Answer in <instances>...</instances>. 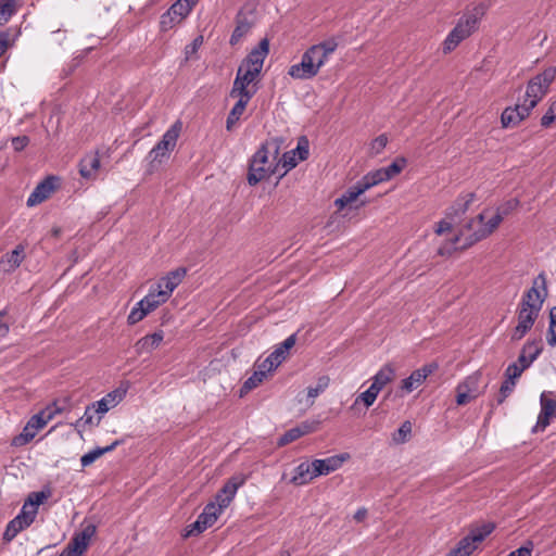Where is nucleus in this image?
I'll return each mask as SVG.
<instances>
[{"label": "nucleus", "instance_id": "1", "mask_svg": "<svg viewBox=\"0 0 556 556\" xmlns=\"http://www.w3.org/2000/svg\"><path fill=\"white\" fill-rule=\"evenodd\" d=\"M506 213V210L501 211L500 208L495 213L484 210L478 216L468 220L458 233L452 237L450 242L442 244L438 253L442 256H448L456 250H465L485 239L500 226Z\"/></svg>", "mask_w": 556, "mask_h": 556}, {"label": "nucleus", "instance_id": "2", "mask_svg": "<svg viewBox=\"0 0 556 556\" xmlns=\"http://www.w3.org/2000/svg\"><path fill=\"white\" fill-rule=\"evenodd\" d=\"M268 52L269 41L267 38H264L250 51L240 64L230 94L242 96L244 93L253 98L257 89L251 85L258 78Z\"/></svg>", "mask_w": 556, "mask_h": 556}, {"label": "nucleus", "instance_id": "3", "mask_svg": "<svg viewBox=\"0 0 556 556\" xmlns=\"http://www.w3.org/2000/svg\"><path fill=\"white\" fill-rule=\"evenodd\" d=\"M282 139L276 137L266 140L252 155L249 163L248 182L255 186L264 179L280 173V154Z\"/></svg>", "mask_w": 556, "mask_h": 556}, {"label": "nucleus", "instance_id": "4", "mask_svg": "<svg viewBox=\"0 0 556 556\" xmlns=\"http://www.w3.org/2000/svg\"><path fill=\"white\" fill-rule=\"evenodd\" d=\"M338 48L336 39L320 41L307 48L301 61L288 68V75L296 80H309L318 75Z\"/></svg>", "mask_w": 556, "mask_h": 556}, {"label": "nucleus", "instance_id": "5", "mask_svg": "<svg viewBox=\"0 0 556 556\" xmlns=\"http://www.w3.org/2000/svg\"><path fill=\"white\" fill-rule=\"evenodd\" d=\"M127 388L118 387L111 392L106 393L99 401L89 404L85 408V413L81 418L76 422V426H98L104 415L116 407L126 396Z\"/></svg>", "mask_w": 556, "mask_h": 556}, {"label": "nucleus", "instance_id": "6", "mask_svg": "<svg viewBox=\"0 0 556 556\" xmlns=\"http://www.w3.org/2000/svg\"><path fill=\"white\" fill-rule=\"evenodd\" d=\"M59 413H61V409L54 403L33 415L24 426L22 432L12 439L11 444L15 447L28 444Z\"/></svg>", "mask_w": 556, "mask_h": 556}, {"label": "nucleus", "instance_id": "7", "mask_svg": "<svg viewBox=\"0 0 556 556\" xmlns=\"http://www.w3.org/2000/svg\"><path fill=\"white\" fill-rule=\"evenodd\" d=\"M556 77V67H547L534 76L527 86L523 103L533 110L541 99L547 93L551 84Z\"/></svg>", "mask_w": 556, "mask_h": 556}, {"label": "nucleus", "instance_id": "8", "mask_svg": "<svg viewBox=\"0 0 556 556\" xmlns=\"http://www.w3.org/2000/svg\"><path fill=\"white\" fill-rule=\"evenodd\" d=\"M494 529L495 526L492 522L472 527L469 533L445 556H470Z\"/></svg>", "mask_w": 556, "mask_h": 556}, {"label": "nucleus", "instance_id": "9", "mask_svg": "<svg viewBox=\"0 0 556 556\" xmlns=\"http://www.w3.org/2000/svg\"><path fill=\"white\" fill-rule=\"evenodd\" d=\"M181 130L180 122L173 124L162 136L161 140L151 149L148 159L151 164L162 163L168 159L169 153L175 149Z\"/></svg>", "mask_w": 556, "mask_h": 556}, {"label": "nucleus", "instance_id": "10", "mask_svg": "<svg viewBox=\"0 0 556 556\" xmlns=\"http://www.w3.org/2000/svg\"><path fill=\"white\" fill-rule=\"evenodd\" d=\"M199 0H177L161 15L160 30L166 33L179 25L192 11Z\"/></svg>", "mask_w": 556, "mask_h": 556}, {"label": "nucleus", "instance_id": "11", "mask_svg": "<svg viewBox=\"0 0 556 556\" xmlns=\"http://www.w3.org/2000/svg\"><path fill=\"white\" fill-rule=\"evenodd\" d=\"M547 296V286L545 275L539 274L532 282V287L527 290L521 299L519 307L531 309L539 313L542 309L543 303Z\"/></svg>", "mask_w": 556, "mask_h": 556}, {"label": "nucleus", "instance_id": "12", "mask_svg": "<svg viewBox=\"0 0 556 556\" xmlns=\"http://www.w3.org/2000/svg\"><path fill=\"white\" fill-rule=\"evenodd\" d=\"M96 532L97 527L94 523L84 522L81 529L73 535L62 554L64 556H83Z\"/></svg>", "mask_w": 556, "mask_h": 556}, {"label": "nucleus", "instance_id": "13", "mask_svg": "<svg viewBox=\"0 0 556 556\" xmlns=\"http://www.w3.org/2000/svg\"><path fill=\"white\" fill-rule=\"evenodd\" d=\"M224 509L225 508L219 507L215 502L208 503L198 519L191 525L188 534H192L193 532L201 533L208 527H212Z\"/></svg>", "mask_w": 556, "mask_h": 556}, {"label": "nucleus", "instance_id": "14", "mask_svg": "<svg viewBox=\"0 0 556 556\" xmlns=\"http://www.w3.org/2000/svg\"><path fill=\"white\" fill-rule=\"evenodd\" d=\"M350 459L349 453H341L337 455H332L330 457L324 458V459H314L313 460V473L314 476H327L339 468L342 467V465Z\"/></svg>", "mask_w": 556, "mask_h": 556}, {"label": "nucleus", "instance_id": "15", "mask_svg": "<svg viewBox=\"0 0 556 556\" xmlns=\"http://www.w3.org/2000/svg\"><path fill=\"white\" fill-rule=\"evenodd\" d=\"M34 510L26 511L21 509L17 516H15L7 526L3 533V540L11 542L21 531L28 528L35 521Z\"/></svg>", "mask_w": 556, "mask_h": 556}, {"label": "nucleus", "instance_id": "16", "mask_svg": "<svg viewBox=\"0 0 556 556\" xmlns=\"http://www.w3.org/2000/svg\"><path fill=\"white\" fill-rule=\"evenodd\" d=\"M437 368L438 365L431 363L414 370L407 378L402 380L401 389L406 393L413 392L420 387Z\"/></svg>", "mask_w": 556, "mask_h": 556}, {"label": "nucleus", "instance_id": "17", "mask_svg": "<svg viewBox=\"0 0 556 556\" xmlns=\"http://www.w3.org/2000/svg\"><path fill=\"white\" fill-rule=\"evenodd\" d=\"M538 317L539 313L519 307L517 314L518 323L511 333V340H521L527 334V332L531 330Z\"/></svg>", "mask_w": 556, "mask_h": 556}, {"label": "nucleus", "instance_id": "18", "mask_svg": "<svg viewBox=\"0 0 556 556\" xmlns=\"http://www.w3.org/2000/svg\"><path fill=\"white\" fill-rule=\"evenodd\" d=\"M245 479L241 476L230 478L215 496V503L222 508H227L235 498L238 489L243 485Z\"/></svg>", "mask_w": 556, "mask_h": 556}, {"label": "nucleus", "instance_id": "19", "mask_svg": "<svg viewBox=\"0 0 556 556\" xmlns=\"http://www.w3.org/2000/svg\"><path fill=\"white\" fill-rule=\"evenodd\" d=\"M532 110L523 102L514 108H506L501 115V123L504 128L517 126L521 121L529 116Z\"/></svg>", "mask_w": 556, "mask_h": 556}, {"label": "nucleus", "instance_id": "20", "mask_svg": "<svg viewBox=\"0 0 556 556\" xmlns=\"http://www.w3.org/2000/svg\"><path fill=\"white\" fill-rule=\"evenodd\" d=\"M185 268H178L176 270L169 271L166 276L162 277L155 287L162 291L163 295L167 299L170 298L174 290L180 285L184 277L186 276Z\"/></svg>", "mask_w": 556, "mask_h": 556}, {"label": "nucleus", "instance_id": "21", "mask_svg": "<svg viewBox=\"0 0 556 556\" xmlns=\"http://www.w3.org/2000/svg\"><path fill=\"white\" fill-rule=\"evenodd\" d=\"M55 178L47 177L39 182L27 199L28 206H35L47 200L55 188Z\"/></svg>", "mask_w": 556, "mask_h": 556}, {"label": "nucleus", "instance_id": "22", "mask_svg": "<svg viewBox=\"0 0 556 556\" xmlns=\"http://www.w3.org/2000/svg\"><path fill=\"white\" fill-rule=\"evenodd\" d=\"M164 340V331L157 330L151 334H147L140 338L135 343V350L138 355L151 354L157 349Z\"/></svg>", "mask_w": 556, "mask_h": 556}, {"label": "nucleus", "instance_id": "23", "mask_svg": "<svg viewBox=\"0 0 556 556\" xmlns=\"http://www.w3.org/2000/svg\"><path fill=\"white\" fill-rule=\"evenodd\" d=\"M230 97L236 98L237 102L230 110V112L227 116V119H226V129L228 131H231L236 127V125L240 121L242 114L244 113L248 103L252 99V97H249L244 93L242 96L241 94H230Z\"/></svg>", "mask_w": 556, "mask_h": 556}, {"label": "nucleus", "instance_id": "24", "mask_svg": "<svg viewBox=\"0 0 556 556\" xmlns=\"http://www.w3.org/2000/svg\"><path fill=\"white\" fill-rule=\"evenodd\" d=\"M476 195L475 193H464L460 194L454 203L446 210V217L452 219L453 222H457L466 212L469 210L472 204Z\"/></svg>", "mask_w": 556, "mask_h": 556}, {"label": "nucleus", "instance_id": "25", "mask_svg": "<svg viewBox=\"0 0 556 556\" xmlns=\"http://www.w3.org/2000/svg\"><path fill=\"white\" fill-rule=\"evenodd\" d=\"M543 350V346L540 341L533 340L528 341L521 349L517 363L521 366H526V369L529 368L533 362L539 357Z\"/></svg>", "mask_w": 556, "mask_h": 556}, {"label": "nucleus", "instance_id": "26", "mask_svg": "<svg viewBox=\"0 0 556 556\" xmlns=\"http://www.w3.org/2000/svg\"><path fill=\"white\" fill-rule=\"evenodd\" d=\"M100 164L98 152L89 153L85 155L79 163V174L86 179H92L100 169Z\"/></svg>", "mask_w": 556, "mask_h": 556}, {"label": "nucleus", "instance_id": "27", "mask_svg": "<svg viewBox=\"0 0 556 556\" xmlns=\"http://www.w3.org/2000/svg\"><path fill=\"white\" fill-rule=\"evenodd\" d=\"M314 469L313 462H303L299 464L293 471V476L290 479V483L300 486L309 483L313 479L316 478L312 472Z\"/></svg>", "mask_w": 556, "mask_h": 556}, {"label": "nucleus", "instance_id": "28", "mask_svg": "<svg viewBox=\"0 0 556 556\" xmlns=\"http://www.w3.org/2000/svg\"><path fill=\"white\" fill-rule=\"evenodd\" d=\"M167 301L168 299L163 295L161 290H159L155 286H151L148 294L141 299L139 303L140 306H143L144 309L150 314Z\"/></svg>", "mask_w": 556, "mask_h": 556}, {"label": "nucleus", "instance_id": "29", "mask_svg": "<svg viewBox=\"0 0 556 556\" xmlns=\"http://www.w3.org/2000/svg\"><path fill=\"white\" fill-rule=\"evenodd\" d=\"M25 257L24 247L18 244L13 251L7 253L0 261L5 273L14 271L22 264Z\"/></svg>", "mask_w": 556, "mask_h": 556}, {"label": "nucleus", "instance_id": "30", "mask_svg": "<svg viewBox=\"0 0 556 556\" xmlns=\"http://www.w3.org/2000/svg\"><path fill=\"white\" fill-rule=\"evenodd\" d=\"M395 377V370L391 365L382 366L371 378V384L376 391H380L393 380Z\"/></svg>", "mask_w": 556, "mask_h": 556}, {"label": "nucleus", "instance_id": "31", "mask_svg": "<svg viewBox=\"0 0 556 556\" xmlns=\"http://www.w3.org/2000/svg\"><path fill=\"white\" fill-rule=\"evenodd\" d=\"M470 35L464 30L462 25L456 24L455 27L448 33L444 42L443 50L445 53L453 51L464 39Z\"/></svg>", "mask_w": 556, "mask_h": 556}, {"label": "nucleus", "instance_id": "32", "mask_svg": "<svg viewBox=\"0 0 556 556\" xmlns=\"http://www.w3.org/2000/svg\"><path fill=\"white\" fill-rule=\"evenodd\" d=\"M312 431L307 424L294 427L286 431L278 440V445H287Z\"/></svg>", "mask_w": 556, "mask_h": 556}, {"label": "nucleus", "instance_id": "33", "mask_svg": "<svg viewBox=\"0 0 556 556\" xmlns=\"http://www.w3.org/2000/svg\"><path fill=\"white\" fill-rule=\"evenodd\" d=\"M50 496V491L31 492L27 500L24 502L22 508L26 511H33L36 517L38 514V507Z\"/></svg>", "mask_w": 556, "mask_h": 556}, {"label": "nucleus", "instance_id": "34", "mask_svg": "<svg viewBox=\"0 0 556 556\" xmlns=\"http://www.w3.org/2000/svg\"><path fill=\"white\" fill-rule=\"evenodd\" d=\"M119 444L118 441H114L112 444L105 446V447H97L92 451H89L88 453L84 454L80 458V464L83 467H88L92 463H94L100 456H102L105 453H109L113 451L117 445Z\"/></svg>", "mask_w": 556, "mask_h": 556}, {"label": "nucleus", "instance_id": "35", "mask_svg": "<svg viewBox=\"0 0 556 556\" xmlns=\"http://www.w3.org/2000/svg\"><path fill=\"white\" fill-rule=\"evenodd\" d=\"M480 380L481 374L476 371L475 374L466 377L458 387L476 399L480 394Z\"/></svg>", "mask_w": 556, "mask_h": 556}, {"label": "nucleus", "instance_id": "36", "mask_svg": "<svg viewBox=\"0 0 556 556\" xmlns=\"http://www.w3.org/2000/svg\"><path fill=\"white\" fill-rule=\"evenodd\" d=\"M251 23L245 18L241 17V15L237 18V25L230 36V45L236 46L251 29Z\"/></svg>", "mask_w": 556, "mask_h": 556}, {"label": "nucleus", "instance_id": "37", "mask_svg": "<svg viewBox=\"0 0 556 556\" xmlns=\"http://www.w3.org/2000/svg\"><path fill=\"white\" fill-rule=\"evenodd\" d=\"M480 12L475 9L473 11L466 12L457 22V24L462 25L464 30H466L469 35H471L475 29L478 27L480 21Z\"/></svg>", "mask_w": 556, "mask_h": 556}, {"label": "nucleus", "instance_id": "38", "mask_svg": "<svg viewBox=\"0 0 556 556\" xmlns=\"http://www.w3.org/2000/svg\"><path fill=\"white\" fill-rule=\"evenodd\" d=\"M480 12L475 9L473 11L466 12L457 22V24L462 25L464 30H466L469 35H471L475 29L478 27L480 21Z\"/></svg>", "mask_w": 556, "mask_h": 556}, {"label": "nucleus", "instance_id": "39", "mask_svg": "<svg viewBox=\"0 0 556 556\" xmlns=\"http://www.w3.org/2000/svg\"><path fill=\"white\" fill-rule=\"evenodd\" d=\"M386 173L387 172H384L381 167V168L371 170L368 174H366L362 178V181L365 185V188L368 190L374 186H377L381 182L388 181V175Z\"/></svg>", "mask_w": 556, "mask_h": 556}, {"label": "nucleus", "instance_id": "40", "mask_svg": "<svg viewBox=\"0 0 556 556\" xmlns=\"http://www.w3.org/2000/svg\"><path fill=\"white\" fill-rule=\"evenodd\" d=\"M278 161L280 162V173L279 178L285 176L289 170L294 168L298 163L296 154H292V150L289 152H285L281 157L278 156Z\"/></svg>", "mask_w": 556, "mask_h": 556}, {"label": "nucleus", "instance_id": "41", "mask_svg": "<svg viewBox=\"0 0 556 556\" xmlns=\"http://www.w3.org/2000/svg\"><path fill=\"white\" fill-rule=\"evenodd\" d=\"M379 392L376 391L372 387H369L366 391L358 394L353 403V407L358 405L359 403L364 404L366 408L374 405L377 400Z\"/></svg>", "mask_w": 556, "mask_h": 556}, {"label": "nucleus", "instance_id": "42", "mask_svg": "<svg viewBox=\"0 0 556 556\" xmlns=\"http://www.w3.org/2000/svg\"><path fill=\"white\" fill-rule=\"evenodd\" d=\"M412 434V424L404 421L401 427L392 434V442L396 445L408 441Z\"/></svg>", "mask_w": 556, "mask_h": 556}, {"label": "nucleus", "instance_id": "43", "mask_svg": "<svg viewBox=\"0 0 556 556\" xmlns=\"http://www.w3.org/2000/svg\"><path fill=\"white\" fill-rule=\"evenodd\" d=\"M330 383V379L328 376H320L317 379V382L315 386L307 388V397L314 401L319 394H321Z\"/></svg>", "mask_w": 556, "mask_h": 556}, {"label": "nucleus", "instance_id": "44", "mask_svg": "<svg viewBox=\"0 0 556 556\" xmlns=\"http://www.w3.org/2000/svg\"><path fill=\"white\" fill-rule=\"evenodd\" d=\"M149 313L137 302L127 316V324L132 326L141 321Z\"/></svg>", "mask_w": 556, "mask_h": 556}, {"label": "nucleus", "instance_id": "45", "mask_svg": "<svg viewBox=\"0 0 556 556\" xmlns=\"http://www.w3.org/2000/svg\"><path fill=\"white\" fill-rule=\"evenodd\" d=\"M367 189L363 184L362 179L357 181L354 186L350 187L344 193L343 197L349 201V203L354 202L361 194H363Z\"/></svg>", "mask_w": 556, "mask_h": 556}, {"label": "nucleus", "instance_id": "46", "mask_svg": "<svg viewBox=\"0 0 556 556\" xmlns=\"http://www.w3.org/2000/svg\"><path fill=\"white\" fill-rule=\"evenodd\" d=\"M541 410L543 414L554 417L556 415V401L547 399L546 393L543 392L540 399Z\"/></svg>", "mask_w": 556, "mask_h": 556}, {"label": "nucleus", "instance_id": "47", "mask_svg": "<svg viewBox=\"0 0 556 556\" xmlns=\"http://www.w3.org/2000/svg\"><path fill=\"white\" fill-rule=\"evenodd\" d=\"M547 343L551 346H556V306L552 307L549 312Z\"/></svg>", "mask_w": 556, "mask_h": 556}, {"label": "nucleus", "instance_id": "48", "mask_svg": "<svg viewBox=\"0 0 556 556\" xmlns=\"http://www.w3.org/2000/svg\"><path fill=\"white\" fill-rule=\"evenodd\" d=\"M405 164V159H396L390 165L382 167V169L387 172L386 174L388 175V180L399 175L403 170Z\"/></svg>", "mask_w": 556, "mask_h": 556}, {"label": "nucleus", "instance_id": "49", "mask_svg": "<svg viewBox=\"0 0 556 556\" xmlns=\"http://www.w3.org/2000/svg\"><path fill=\"white\" fill-rule=\"evenodd\" d=\"M265 375L263 374V371H257L255 369V371L252 374V376H250L243 383V387H242V390L243 391H250L254 388H256L260 383L263 382V380L265 379Z\"/></svg>", "mask_w": 556, "mask_h": 556}, {"label": "nucleus", "instance_id": "50", "mask_svg": "<svg viewBox=\"0 0 556 556\" xmlns=\"http://www.w3.org/2000/svg\"><path fill=\"white\" fill-rule=\"evenodd\" d=\"M292 154H296L299 162L308 157V141L305 137L300 138L295 149H292Z\"/></svg>", "mask_w": 556, "mask_h": 556}, {"label": "nucleus", "instance_id": "51", "mask_svg": "<svg viewBox=\"0 0 556 556\" xmlns=\"http://www.w3.org/2000/svg\"><path fill=\"white\" fill-rule=\"evenodd\" d=\"M556 122V99L551 103L548 110L541 118V125L543 127H549Z\"/></svg>", "mask_w": 556, "mask_h": 556}, {"label": "nucleus", "instance_id": "52", "mask_svg": "<svg viewBox=\"0 0 556 556\" xmlns=\"http://www.w3.org/2000/svg\"><path fill=\"white\" fill-rule=\"evenodd\" d=\"M526 370V366H521L517 362L509 364L505 370V377L517 381L521 374Z\"/></svg>", "mask_w": 556, "mask_h": 556}, {"label": "nucleus", "instance_id": "53", "mask_svg": "<svg viewBox=\"0 0 556 556\" xmlns=\"http://www.w3.org/2000/svg\"><path fill=\"white\" fill-rule=\"evenodd\" d=\"M15 12V0H0V15L8 21Z\"/></svg>", "mask_w": 556, "mask_h": 556}, {"label": "nucleus", "instance_id": "54", "mask_svg": "<svg viewBox=\"0 0 556 556\" xmlns=\"http://www.w3.org/2000/svg\"><path fill=\"white\" fill-rule=\"evenodd\" d=\"M203 43V36L195 37L191 43L187 45L185 48V59L190 60L200 49Z\"/></svg>", "mask_w": 556, "mask_h": 556}, {"label": "nucleus", "instance_id": "55", "mask_svg": "<svg viewBox=\"0 0 556 556\" xmlns=\"http://www.w3.org/2000/svg\"><path fill=\"white\" fill-rule=\"evenodd\" d=\"M388 144V137L386 135H380L375 138L370 143V152L372 154H380Z\"/></svg>", "mask_w": 556, "mask_h": 556}, {"label": "nucleus", "instance_id": "56", "mask_svg": "<svg viewBox=\"0 0 556 556\" xmlns=\"http://www.w3.org/2000/svg\"><path fill=\"white\" fill-rule=\"evenodd\" d=\"M516 381L506 377L500 389L498 403H503L504 400L514 391Z\"/></svg>", "mask_w": 556, "mask_h": 556}, {"label": "nucleus", "instance_id": "57", "mask_svg": "<svg viewBox=\"0 0 556 556\" xmlns=\"http://www.w3.org/2000/svg\"><path fill=\"white\" fill-rule=\"evenodd\" d=\"M453 223H454V222H453L452 219H450V218H447V217L445 216V218H444V219L440 220V222L437 224V227H435V229H434V232H435L437 235L441 236V235H443V233H445V232L450 231V230L452 229V227H453Z\"/></svg>", "mask_w": 556, "mask_h": 556}, {"label": "nucleus", "instance_id": "58", "mask_svg": "<svg viewBox=\"0 0 556 556\" xmlns=\"http://www.w3.org/2000/svg\"><path fill=\"white\" fill-rule=\"evenodd\" d=\"M551 416L543 414L540 412L538 416L536 425L533 427V432L543 431L551 422Z\"/></svg>", "mask_w": 556, "mask_h": 556}, {"label": "nucleus", "instance_id": "59", "mask_svg": "<svg viewBox=\"0 0 556 556\" xmlns=\"http://www.w3.org/2000/svg\"><path fill=\"white\" fill-rule=\"evenodd\" d=\"M29 143V138L27 136H18L12 138V147L14 151H22L24 150Z\"/></svg>", "mask_w": 556, "mask_h": 556}, {"label": "nucleus", "instance_id": "60", "mask_svg": "<svg viewBox=\"0 0 556 556\" xmlns=\"http://www.w3.org/2000/svg\"><path fill=\"white\" fill-rule=\"evenodd\" d=\"M456 391H457L456 403L458 405H465L475 399L473 396H471L469 393L465 392L458 386H457Z\"/></svg>", "mask_w": 556, "mask_h": 556}, {"label": "nucleus", "instance_id": "61", "mask_svg": "<svg viewBox=\"0 0 556 556\" xmlns=\"http://www.w3.org/2000/svg\"><path fill=\"white\" fill-rule=\"evenodd\" d=\"M9 48V35L7 33L0 34V58L7 52Z\"/></svg>", "mask_w": 556, "mask_h": 556}, {"label": "nucleus", "instance_id": "62", "mask_svg": "<svg viewBox=\"0 0 556 556\" xmlns=\"http://www.w3.org/2000/svg\"><path fill=\"white\" fill-rule=\"evenodd\" d=\"M266 359L268 361L269 368H277L283 361H280L278 355L273 351Z\"/></svg>", "mask_w": 556, "mask_h": 556}, {"label": "nucleus", "instance_id": "63", "mask_svg": "<svg viewBox=\"0 0 556 556\" xmlns=\"http://www.w3.org/2000/svg\"><path fill=\"white\" fill-rule=\"evenodd\" d=\"M256 370L257 371H263L265 377H267L268 374H270V372H273L275 370V368H269L268 361L265 358L263 362H261V363H258L256 365Z\"/></svg>", "mask_w": 556, "mask_h": 556}, {"label": "nucleus", "instance_id": "64", "mask_svg": "<svg viewBox=\"0 0 556 556\" xmlns=\"http://www.w3.org/2000/svg\"><path fill=\"white\" fill-rule=\"evenodd\" d=\"M295 344V334L289 336L287 339L283 340L279 345L282 346V349L287 352L290 351L291 348Z\"/></svg>", "mask_w": 556, "mask_h": 556}]
</instances>
